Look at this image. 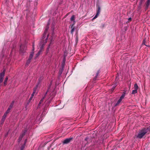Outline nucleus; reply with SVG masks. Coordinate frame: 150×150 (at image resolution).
<instances>
[{
	"instance_id": "1",
	"label": "nucleus",
	"mask_w": 150,
	"mask_h": 150,
	"mask_svg": "<svg viewBox=\"0 0 150 150\" xmlns=\"http://www.w3.org/2000/svg\"><path fill=\"white\" fill-rule=\"evenodd\" d=\"M48 28L49 27H46L45 30L44 32V33L43 34L42 38V40H43L42 43H43L42 44V47H40V51H39L38 53L36 54V58L38 57L40 55L41 52H42V47L43 46V45L47 42L48 38V35H47V31Z\"/></svg>"
},
{
	"instance_id": "2",
	"label": "nucleus",
	"mask_w": 150,
	"mask_h": 150,
	"mask_svg": "<svg viewBox=\"0 0 150 150\" xmlns=\"http://www.w3.org/2000/svg\"><path fill=\"white\" fill-rule=\"evenodd\" d=\"M146 134V133L145 132L143 128L139 131L138 135L136 136V137L137 138L139 139H141Z\"/></svg>"
},
{
	"instance_id": "3",
	"label": "nucleus",
	"mask_w": 150,
	"mask_h": 150,
	"mask_svg": "<svg viewBox=\"0 0 150 150\" xmlns=\"http://www.w3.org/2000/svg\"><path fill=\"white\" fill-rule=\"evenodd\" d=\"M5 70L4 69L3 71L0 73V83H1L3 80V78L5 75Z\"/></svg>"
},
{
	"instance_id": "4",
	"label": "nucleus",
	"mask_w": 150,
	"mask_h": 150,
	"mask_svg": "<svg viewBox=\"0 0 150 150\" xmlns=\"http://www.w3.org/2000/svg\"><path fill=\"white\" fill-rule=\"evenodd\" d=\"M138 88V85H134V87L133 88L134 89L132 91V93L134 94L137 93Z\"/></svg>"
},
{
	"instance_id": "5",
	"label": "nucleus",
	"mask_w": 150,
	"mask_h": 150,
	"mask_svg": "<svg viewBox=\"0 0 150 150\" xmlns=\"http://www.w3.org/2000/svg\"><path fill=\"white\" fill-rule=\"evenodd\" d=\"M54 92H51L50 94V96L48 98V100L50 102L53 99L54 96Z\"/></svg>"
},
{
	"instance_id": "6",
	"label": "nucleus",
	"mask_w": 150,
	"mask_h": 150,
	"mask_svg": "<svg viewBox=\"0 0 150 150\" xmlns=\"http://www.w3.org/2000/svg\"><path fill=\"white\" fill-rule=\"evenodd\" d=\"M72 139L73 138L72 137L67 139L63 141V143L64 144H67L69 143Z\"/></svg>"
},
{
	"instance_id": "7",
	"label": "nucleus",
	"mask_w": 150,
	"mask_h": 150,
	"mask_svg": "<svg viewBox=\"0 0 150 150\" xmlns=\"http://www.w3.org/2000/svg\"><path fill=\"white\" fill-rule=\"evenodd\" d=\"M26 132V131L25 130V131L20 136L18 139L19 141H20L22 140L23 137L25 135Z\"/></svg>"
},
{
	"instance_id": "8",
	"label": "nucleus",
	"mask_w": 150,
	"mask_h": 150,
	"mask_svg": "<svg viewBox=\"0 0 150 150\" xmlns=\"http://www.w3.org/2000/svg\"><path fill=\"white\" fill-rule=\"evenodd\" d=\"M99 72H100L99 70H98L97 71V72L95 76V77H94V78L93 79V81H96L97 79V77L99 74Z\"/></svg>"
},
{
	"instance_id": "9",
	"label": "nucleus",
	"mask_w": 150,
	"mask_h": 150,
	"mask_svg": "<svg viewBox=\"0 0 150 150\" xmlns=\"http://www.w3.org/2000/svg\"><path fill=\"white\" fill-rule=\"evenodd\" d=\"M143 129L146 133L149 132H150V126L147 127L143 128Z\"/></svg>"
},
{
	"instance_id": "10",
	"label": "nucleus",
	"mask_w": 150,
	"mask_h": 150,
	"mask_svg": "<svg viewBox=\"0 0 150 150\" xmlns=\"http://www.w3.org/2000/svg\"><path fill=\"white\" fill-rule=\"evenodd\" d=\"M75 16L74 15H73L71 18L70 20L71 21H73V23L72 25H74L75 24Z\"/></svg>"
},
{
	"instance_id": "11",
	"label": "nucleus",
	"mask_w": 150,
	"mask_h": 150,
	"mask_svg": "<svg viewBox=\"0 0 150 150\" xmlns=\"http://www.w3.org/2000/svg\"><path fill=\"white\" fill-rule=\"evenodd\" d=\"M35 93H32L30 98L29 99V100L28 101V102L27 103V104L28 105L29 103H30V102L31 100L33 98V97L34 96V95Z\"/></svg>"
},
{
	"instance_id": "12",
	"label": "nucleus",
	"mask_w": 150,
	"mask_h": 150,
	"mask_svg": "<svg viewBox=\"0 0 150 150\" xmlns=\"http://www.w3.org/2000/svg\"><path fill=\"white\" fill-rule=\"evenodd\" d=\"M74 25H71V33L72 34H73V33L75 29V28L74 27Z\"/></svg>"
},
{
	"instance_id": "13",
	"label": "nucleus",
	"mask_w": 150,
	"mask_h": 150,
	"mask_svg": "<svg viewBox=\"0 0 150 150\" xmlns=\"http://www.w3.org/2000/svg\"><path fill=\"white\" fill-rule=\"evenodd\" d=\"M14 103V101H12L10 105L9 106L8 108H9L10 110L13 108V104Z\"/></svg>"
},
{
	"instance_id": "14",
	"label": "nucleus",
	"mask_w": 150,
	"mask_h": 150,
	"mask_svg": "<svg viewBox=\"0 0 150 150\" xmlns=\"http://www.w3.org/2000/svg\"><path fill=\"white\" fill-rule=\"evenodd\" d=\"M150 4V0H148L147 1L146 6V8H148Z\"/></svg>"
},
{
	"instance_id": "15",
	"label": "nucleus",
	"mask_w": 150,
	"mask_h": 150,
	"mask_svg": "<svg viewBox=\"0 0 150 150\" xmlns=\"http://www.w3.org/2000/svg\"><path fill=\"white\" fill-rule=\"evenodd\" d=\"M50 87V86H49V88H48V90H47V91L46 92V93H45V94L44 95V96H43V97L42 98H43V99H44L46 96V95H47V92H48V91L49 90V88Z\"/></svg>"
},
{
	"instance_id": "16",
	"label": "nucleus",
	"mask_w": 150,
	"mask_h": 150,
	"mask_svg": "<svg viewBox=\"0 0 150 150\" xmlns=\"http://www.w3.org/2000/svg\"><path fill=\"white\" fill-rule=\"evenodd\" d=\"M100 11V6H98L97 11V13L99 14Z\"/></svg>"
},
{
	"instance_id": "17",
	"label": "nucleus",
	"mask_w": 150,
	"mask_h": 150,
	"mask_svg": "<svg viewBox=\"0 0 150 150\" xmlns=\"http://www.w3.org/2000/svg\"><path fill=\"white\" fill-rule=\"evenodd\" d=\"M33 54H34V52H31L30 55V57H29V58L30 59H31L33 57Z\"/></svg>"
},
{
	"instance_id": "18",
	"label": "nucleus",
	"mask_w": 150,
	"mask_h": 150,
	"mask_svg": "<svg viewBox=\"0 0 150 150\" xmlns=\"http://www.w3.org/2000/svg\"><path fill=\"white\" fill-rule=\"evenodd\" d=\"M37 87H38V85H37V86H36V87H35L33 89V93H35L36 90L37 89Z\"/></svg>"
},
{
	"instance_id": "19",
	"label": "nucleus",
	"mask_w": 150,
	"mask_h": 150,
	"mask_svg": "<svg viewBox=\"0 0 150 150\" xmlns=\"http://www.w3.org/2000/svg\"><path fill=\"white\" fill-rule=\"evenodd\" d=\"M31 59H30L29 58L27 60V61L26 64V65H28V64H29L30 63V62Z\"/></svg>"
},
{
	"instance_id": "20",
	"label": "nucleus",
	"mask_w": 150,
	"mask_h": 150,
	"mask_svg": "<svg viewBox=\"0 0 150 150\" xmlns=\"http://www.w3.org/2000/svg\"><path fill=\"white\" fill-rule=\"evenodd\" d=\"M25 147V144L23 145L20 148L21 150H23Z\"/></svg>"
},
{
	"instance_id": "21",
	"label": "nucleus",
	"mask_w": 150,
	"mask_h": 150,
	"mask_svg": "<svg viewBox=\"0 0 150 150\" xmlns=\"http://www.w3.org/2000/svg\"><path fill=\"white\" fill-rule=\"evenodd\" d=\"M115 86L112 88L110 90V93H112L115 88Z\"/></svg>"
},
{
	"instance_id": "22",
	"label": "nucleus",
	"mask_w": 150,
	"mask_h": 150,
	"mask_svg": "<svg viewBox=\"0 0 150 150\" xmlns=\"http://www.w3.org/2000/svg\"><path fill=\"white\" fill-rule=\"evenodd\" d=\"M8 80V78L7 77L5 78V80L4 81V84H5L6 83Z\"/></svg>"
},
{
	"instance_id": "23",
	"label": "nucleus",
	"mask_w": 150,
	"mask_h": 150,
	"mask_svg": "<svg viewBox=\"0 0 150 150\" xmlns=\"http://www.w3.org/2000/svg\"><path fill=\"white\" fill-rule=\"evenodd\" d=\"M5 120V118H4L2 117V118L1 119V122L2 123H3L4 122Z\"/></svg>"
},
{
	"instance_id": "24",
	"label": "nucleus",
	"mask_w": 150,
	"mask_h": 150,
	"mask_svg": "<svg viewBox=\"0 0 150 150\" xmlns=\"http://www.w3.org/2000/svg\"><path fill=\"white\" fill-rule=\"evenodd\" d=\"M44 99H43V98H42V99H41L39 104V105L42 103V102H43Z\"/></svg>"
},
{
	"instance_id": "25",
	"label": "nucleus",
	"mask_w": 150,
	"mask_h": 150,
	"mask_svg": "<svg viewBox=\"0 0 150 150\" xmlns=\"http://www.w3.org/2000/svg\"><path fill=\"white\" fill-rule=\"evenodd\" d=\"M10 110H11L9 109V108H8V109L5 113L7 114L10 112Z\"/></svg>"
},
{
	"instance_id": "26",
	"label": "nucleus",
	"mask_w": 150,
	"mask_h": 150,
	"mask_svg": "<svg viewBox=\"0 0 150 150\" xmlns=\"http://www.w3.org/2000/svg\"><path fill=\"white\" fill-rule=\"evenodd\" d=\"M99 14L96 13V15H95V16L93 18V19H94L96 18L98 16Z\"/></svg>"
},
{
	"instance_id": "27",
	"label": "nucleus",
	"mask_w": 150,
	"mask_h": 150,
	"mask_svg": "<svg viewBox=\"0 0 150 150\" xmlns=\"http://www.w3.org/2000/svg\"><path fill=\"white\" fill-rule=\"evenodd\" d=\"M7 114L5 113L4 114V115L3 116V117L6 119V118L7 116Z\"/></svg>"
},
{
	"instance_id": "28",
	"label": "nucleus",
	"mask_w": 150,
	"mask_h": 150,
	"mask_svg": "<svg viewBox=\"0 0 150 150\" xmlns=\"http://www.w3.org/2000/svg\"><path fill=\"white\" fill-rule=\"evenodd\" d=\"M22 48H23V46L22 45H21L20 46V51H21V52L23 53V51L22 50Z\"/></svg>"
},
{
	"instance_id": "29",
	"label": "nucleus",
	"mask_w": 150,
	"mask_h": 150,
	"mask_svg": "<svg viewBox=\"0 0 150 150\" xmlns=\"http://www.w3.org/2000/svg\"><path fill=\"white\" fill-rule=\"evenodd\" d=\"M145 42H146L145 40L144 39L143 41V42H142V44L145 45L146 46H147L146 45H145Z\"/></svg>"
},
{
	"instance_id": "30",
	"label": "nucleus",
	"mask_w": 150,
	"mask_h": 150,
	"mask_svg": "<svg viewBox=\"0 0 150 150\" xmlns=\"http://www.w3.org/2000/svg\"><path fill=\"white\" fill-rule=\"evenodd\" d=\"M120 103L119 102V101H117V103L115 104V106H116L118 105Z\"/></svg>"
},
{
	"instance_id": "31",
	"label": "nucleus",
	"mask_w": 150,
	"mask_h": 150,
	"mask_svg": "<svg viewBox=\"0 0 150 150\" xmlns=\"http://www.w3.org/2000/svg\"><path fill=\"white\" fill-rule=\"evenodd\" d=\"M125 96V92H123V93L122 94V95L121 96L122 97H124Z\"/></svg>"
},
{
	"instance_id": "32",
	"label": "nucleus",
	"mask_w": 150,
	"mask_h": 150,
	"mask_svg": "<svg viewBox=\"0 0 150 150\" xmlns=\"http://www.w3.org/2000/svg\"><path fill=\"white\" fill-rule=\"evenodd\" d=\"M63 70H60L59 71V75H60L62 73Z\"/></svg>"
},
{
	"instance_id": "33",
	"label": "nucleus",
	"mask_w": 150,
	"mask_h": 150,
	"mask_svg": "<svg viewBox=\"0 0 150 150\" xmlns=\"http://www.w3.org/2000/svg\"><path fill=\"white\" fill-rule=\"evenodd\" d=\"M124 97H122V96H121L120 98V99H121V100H122L124 98Z\"/></svg>"
},
{
	"instance_id": "34",
	"label": "nucleus",
	"mask_w": 150,
	"mask_h": 150,
	"mask_svg": "<svg viewBox=\"0 0 150 150\" xmlns=\"http://www.w3.org/2000/svg\"><path fill=\"white\" fill-rule=\"evenodd\" d=\"M124 97H122V96H121L120 98V99H121V100H122L124 98Z\"/></svg>"
},
{
	"instance_id": "35",
	"label": "nucleus",
	"mask_w": 150,
	"mask_h": 150,
	"mask_svg": "<svg viewBox=\"0 0 150 150\" xmlns=\"http://www.w3.org/2000/svg\"><path fill=\"white\" fill-rule=\"evenodd\" d=\"M122 100H121V99H120V98L119 99V100H118V101H119V102L120 103L121 102V101H122Z\"/></svg>"
},
{
	"instance_id": "36",
	"label": "nucleus",
	"mask_w": 150,
	"mask_h": 150,
	"mask_svg": "<svg viewBox=\"0 0 150 150\" xmlns=\"http://www.w3.org/2000/svg\"><path fill=\"white\" fill-rule=\"evenodd\" d=\"M34 44L33 45V51L34 50Z\"/></svg>"
},
{
	"instance_id": "37",
	"label": "nucleus",
	"mask_w": 150,
	"mask_h": 150,
	"mask_svg": "<svg viewBox=\"0 0 150 150\" xmlns=\"http://www.w3.org/2000/svg\"><path fill=\"white\" fill-rule=\"evenodd\" d=\"M50 147H48V149H50Z\"/></svg>"
},
{
	"instance_id": "38",
	"label": "nucleus",
	"mask_w": 150,
	"mask_h": 150,
	"mask_svg": "<svg viewBox=\"0 0 150 150\" xmlns=\"http://www.w3.org/2000/svg\"><path fill=\"white\" fill-rule=\"evenodd\" d=\"M52 30H53L54 29V28L52 27Z\"/></svg>"
},
{
	"instance_id": "39",
	"label": "nucleus",
	"mask_w": 150,
	"mask_h": 150,
	"mask_svg": "<svg viewBox=\"0 0 150 150\" xmlns=\"http://www.w3.org/2000/svg\"><path fill=\"white\" fill-rule=\"evenodd\" d=\"M45 109H46L45 108L44 109V111Z\"/></svg>"
},
{
	"instance_id": "40",
	"label": "nucleus",
	"mask_w": 150,
	"mask_h": 150,
	"mask_svg": "<svg viewBox=\"0 0 150 150\" xmlns=\"http://www.w3.org/2000/svg\"><path fill=\"white\" fill-rule=\"evenodd\" d=\"M129 20H131V18H129Z\"/></svg>"
},
{
	"instance_id": "41",
	"label": "nucleus",
	"mask_w": 150,
	"mask_h": 150,
	"mask_svg": "<svg viewBox=\"0 0 150 150\" xmlns=\"http://www.w3.org/2000/svg\"><path fill=\"white\" fill-rule=\"evenodd\" d=\"M116 79H117V77H116Z\"/></svg>"
}]
</instances>
